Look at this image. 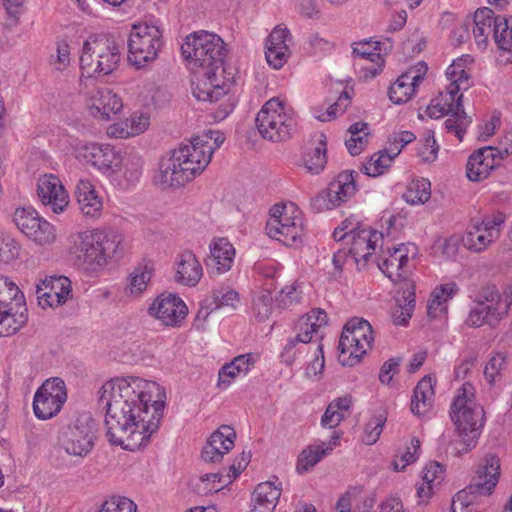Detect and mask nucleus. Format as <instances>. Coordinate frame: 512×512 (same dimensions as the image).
Segmentation results:
<instances>
[{"instance_id":"1","label":"nucleus","mask_w":512,"mask_h":512,"mask_svg":"<svg viewBox=\"0 0 512 512\" xmlns=\"http://www.w3.org/2000/svg\"><path fill=\"white\" fill-rule=\"evenodd\" d=\"M98 394L109 442L129 451L147 445L163 418L165 390L154 381L130 376L107 381Z\"/></svg>"},{"instance_id":"2","label":"nucleus","mask_w":512,"mask_h":512,"mask_svg":"<svg viewBox=\"0 0 512 512\" xmlns=\"http://www.w3.org/2000/svg\"><path fill=\"white\" fill-rule=\"evenodd\" d=\"M181 51L194 74L192 92L195 98L216 102L226 96L230 79L224 75L226 49L223 40L214 33L195 32L186 37Z\"/></svg>"},{"instance_id":"3","label":"nucleus","mask_w":512,"mask_h":512,"mask_svg":"<svg viewBox=\"0 0 512 512\" xmlns=\"http://www.w3.org/2000/svg\"><path fill=\"white\" fill-rule=\"evenodd\" d=\"M207 135L196 136L175 149L169 158L160 163L156 183L163 189L178 188L202 173L210 163L213 147Z\"/></svg>"},{"instance_id":"4","label":"nucleus","mask_w":512,"mask_h":512,"mask_svg":"<svg viewBox=\"0 0 512 512\" xmlns=\"http://www.w3.org/2000/svg\"><path fill=\"white\" fill-rule=\"evenodd\" d=\"M71 253L81 269L96 273L123 254L122 236L112 229H93L72 238Z\"/></svg>"},{"instance_id":"5","label":"nucleus","mask_w":512,"mask_h":512,"mask_svg":"<svg viewBox=\"0 0 512 512\" xmlns=\"http://www.w3.org/2000/svg\"><path fill=\"white\" fill-rule=\"evenodd\" d=\"M450 417L461 438L459 448L452 446V453L459 456L477 445L480 431L478 422L477 390L470 382H465L456 392L450 409Z\"/></svg>"},{"instance_id":"6","label":"nucleus","mask_w":512,"mask_h":512,"mask_svg":"<svg viewBox=\"0 0 512 512\" xmlns=\"http://www.w3.org/2000/svg\"><path fill=\"white\" fill-rule=\"evenodd\" d=\"M260 135L271 142L289 139L296 127L293 109L278 97L266 101L256 116Z\"/></svg>"},{"instance_id":"7","label":"nucleus","mask_w":512,"mask_h":512,"mask_svg":"<svg viewBox=\"0 0 512 512\" xmlns=\"http://www.w3.org/2000/svg\"><path fill=\"white\" fill-rule=\"evenodd\" d=\"M119 61V45L113 38L101 35L84 41L80 68L89 77L111 74L118 67Z\"/></svg>"},{"instance_id":"8","label":"nucleus","mask_w":512,"mask_h":512,"mask_svg":"<svg viewBox=\"0 0 512 512\" xmlns=\"http://www.w3.org/2000/svg\"><path fill=\"white\" fill-rule=\"evenodd\" d=\"M382 239V233L368 227H363L357 233L345 239V244H350V247L349 249L339 248L333 253V268L328 270L330 277L334 280L341 278L343 266L349 258L354 261L358 269L365 267L369 257L375 251L378 241Z\"/></svg>"},{"instance_id":"9","label":"nucleus","mask_w":512,"mask_h":512,"mask_svg":"<svg viewBox=\"0 0 512 512\" xmlns=\"http://www.w3.org/2000/svg\"><path fill=\"white\" fill-rule=\"evenodd\" d=\"M374 341L371 324L363 318L349 320L339 339V362L343 366H354L372 347Z\"/></svg>"},{"instance_id":"10","label":"nucleus","mask_w":512,"mask_h":512,"mask_svg":"<svg viewBox=\"0 0 512 512\" xmlns=\"http://www.w3.org/2000/svg\"><path fill=\"white\" fill-rule=\"evenodd\" d=\"M302 213L294 203L275 204L266 224L267 235L286 246L302 243Z\"/></svg>"},{"instance_id":"11","label":"nucleus","mask_w":512,"mask_h":512,"mask_svg":"<svg viewBox=\"0 0 512 512\" xmlns=\"http://www.w3.org/2000/svg\"><path fill=\"white\" fill-rule=\"evenodd\" d=\"M27 307L19 287L0 275V336L16 333L27 322Z\"/></svg>"},{"instance_id":"12","label":"nucleus","mask_w":512,"mask_h":512,"mask_svg":"<svg viewBox=\"0 0 512 512\" xmlns=\"http://www.w3.org/2000/svg\"><path fill=\"white\" fill-rule=\"evenodd\" d=\"M161 46L162 32L157 25H133L128 40L129 60L132 64L139 68L155 60Z\"/></svg>"},{"instance_id":"13","label":"nucleus","mask_w":512,"mask_h":512,"mask_svg":"<svg viewBox=\"0 0 512 512\" xmlns=\"http://www.w3.org/2000/svg\"><path fill=\"white\" fill-rule=\"evenodd\" d=\"M95 432V423L90 414H80L60 432L59 446L70 456L85 457L94 447Z\"/></svg>"},{"instance_id":"14","label":"nucleus","mask_w":512,"mask_h":512,"mask_svg":"<svg viewBox=\"0 0 512 512\" xmlns=\"http://www.w3.org/2000/svg\"><path fill=\"white\" fill-rule=\"evenodd\" d=\"M67 399L66 386L61 378L46 380L36 391L33 401L35 416L47 420L55 416Z\"/></svg>"},{"instance_id":"15","label":"nucleus","mask_w":512,"mask_h":512,"mask_svg":"<svg viewBox=\"0 0 512 512\" xmlns=\"http://www.w3.org/2000/svg\"><path fill=\"white\" fill-rule=\"evenodd\" d=\"M13 221L23 234L40 245L50 244L55 240L54 227L41 218L33 207L17 208Z\"/></svg>"},{"instance_id":"16","label":"nucleus","mask_w":512,"mask_h":512,"mask_svg":"<svg viewBox=\"0 0 512 512\" xmlns=\"http://www.w3.org/2000/svg\"><path fill=\"white\" fill-rule=\"evenodd\" d=\"M356 191L352 172H342L328 187L312 199V207L318 211L330 210L351 198Z\"/></svg>"},{"instance_id":"17","label":"nucleus","mask_w":512,"mask_h":512,"mask_svg":"<svg viewBox=\"0 0 512 512\" xmlns=\"http://www.w3.org/2000/svg\"><path fill=\"white\" fill-rule=\"evenodd\" d=\"M482 25L492 27L493 39L497 46V62L502 66L512 64V17L498 15L492 17V11L482 8Z\"/></svg>"},{"instance_id":"18","label":"nucleus","mask_w":512,"mask_h":512,"mask_svg":"<svg viewBox=\"0 0 512 512\" xmlns=\"http://www.w3.org/2000/svg\"><path fill=\"white\" fill-rule=\"evenodd\" d=\"M148 314L164 326L179 327L188 314V307L178 295L162 293L153 300Z\"/></svg>"},{"instance_id":"19","label":"nucleus","mask_w":512,"mask_h":512,"mask_svg":"<svg viewBox=\"0 0 512 512\" xmlns=\"http://www.w3.org/2000/svg\"><path fill=\"white\" fill-rule=\"evenodd\" d=\"M75 154L79 160L90 163L104 173L117 171L123 161L120 153L108 144L79 143Z\"/></svg>"},{"instance_id":"20","label":"nucleus","mask_w":512,"mask_h":512,"mask_svg":"<svg viewBox=\"0 0 512 512\" xmlns=\"http://www.w3.org/2000/svg\"><path fill=\"white\" fill-rule=\"evenodd\" d=\"M446 77L449 84L437 97L442 98V103L451 106V113L459 114L463 110L462 94L459 92L466 91L471 86L470 73L465 70L462 59H457L447 68Z\"/></svg>"},{"instance_id":"21","label":"nucleus","mask_w":512,"mask_h":512,"mask_svg":"<svg viewBox=\"0 0 512 512\" xmlns=\"http://www.w3.org/2000/svg\"><path fill=\"white\" fill-rule=\"evenodd\" d=\"M38 303L42 308H56L71 296V281L66 276H50L36 285Z\"/></svg>"},{"instance_id":"22","label":"nucleus","mask_w":512,"mask_h":512,"mask_svg":"<svg viewBox=\"0 0 512 512\" xmlns=\"http://www.w3.org/2000/svg\"><path fill=\"white\" fill-rule=\"evenodd\" d=\"M427 70V64L420 61L402 73L389 87L388 96L390 100L395 104H403L409 101L414 95L416 87L424 79Z\"/></svg>"},{"instance_id":"23","label":"nucleus","mask_w":512,"mask_h":512,"mask_svg":"<svg viewBox=\"0 0 512 512\" xmlns=\"http://www.w3.org/2000/svg\"><path fill=\"white\" fill-rule=\"evenodd\" d=\"M409 249L405 244H400L392 250L388 248L386 257L378 261L379 269L394 283L399 284V290L405 288V282H412L408 279L407 263Z\"/></svg>"},{"instance_id":"24","label":"nucleus","mask_w":512,"mask_h":512,"mask_svg":"<svg viewBox=\"0 0 512 512\" xmlns=\"http://www.w3.org/2000/svg\"><path fill=\"white\" fill-rule=\"evenodd\" d=\"M37 192L41 202L50 206L54 213H61L69 203V195L61 180L53 174L38 179Z\"/></svg>"},{"instance_id":"25","label":"nucleus","mask_w":512,"mask_h":512,"mask_svg":"<svg viewBox=\"0 0 512 512\" xmlns=\"http://www.w3.org/2000/svg\"><path fill=\"white\" fill-rule=\"evenodd\" d=\"M87 108L91 116L99 120H110L123 108L122 99L108 88L93 91L87 100Z\"/></svg>"},{"instance_id":"26","label":"nucleus","mask_w":512,"mask_h":512,"mask_svg":"<svg viewBox=\"0 0 512 512\" xmlns=\"http://www.w3.org/2000/svg\"><path fill=\"white\" fill-rule=\"evenodd\" d=\"M236 433L228 425H223L211 434L207 444L202 450V458L205 462L216 463L221 461L235 444Z\"/></svg>"},{"instance_id":"27","label":"nucleus","mask_w":512,"mask_h":512,"mask_svg":"<svg viewBox=\"0 0 512 512\" xmlns=\"http://www.w3.org/2000/svg\"><path fill=\"white\" fill-rule=\"evenodd\" d=\"M290 38V31L280 26L275 27L268 36L265 57L274 69H280L287 62L290 54L287 42Z\"/></svg>"},{"instance_id":"28","label":"nucleus","mask_w":512,"mask_h":512,"mask_svg":"<svg viewBox=\"0 0 512 512\" xmlns=\"http://www.w3.org/2000/svg\"><path fill=\"white\" fill-rule=\"evenodd\" d=\"M508 312V304L504 303L494 285H486L482 289V325L496 326Z\"/></svg>"},{"instance_id":"29","label":"nucleus","mask_w":512,"mask_h":512,"mask_svg":"<svg viewBox=\"0 0 512 512\" xmlns=\"http://www.w3.org/2000/svg\"><path fill=\"white\" fill-rule=\"evenodd\" d=\"M203 276V269L192 251L186 250L182 252L175 262V276L177 283L194 287Z\"/></svg>"},{"instance_id":"30","label":"nucleus","mask_w":512,"mask_h":512,"mask_svg":"<svg viewBox=\"0 0 512 512\" xmlns=\"http://www.w3.org/2000/svg\"><path fill=\"white\" fill-rule=\"evenodd\" d=\"M75 196L80 211L85 217L98 218L103 209L102 198L97 194L94 185L88 179L78 181Z\"/></svg>"},{"instance_id":"31","label":"nucleus","mask_w":512,"mask_h":512,"mask_svg":"<svg viewBox=\"0 0 512 512\" xmlns=\"http://www.w3.org/2000/svg\"><path fill=\"white\" fill-rule=\"evenodd\" d=\"M340 435L336 432L330 437L328 442L322 441L317 445H309L299 455L296 469L299 473L307 472L313 468L320 460L328 455L338 444Z\"/></svg>"},{"instance_id":"32","label":"nucleus","mask_w":512,"mask_h":512,"mask_svg":"<svg viewBox=\"0 0 512 512\" xmlns=\"http://www.w3.org/2000/svg\"><path fill=\"white\" fill-rule=\"evenodd\" d=\"M210 256L208 265L222 274L229 271L235 257V248L227 238L214 239L209 244Z\"/></svg>"},{"instance_id":"33","label":"nucleus","mask_w":512,"mask_h":512,"mask_svg":"<svg viewBox=\"0 0 512 512\" xmlns=\"http://www.w3.org/2000/svg\"><path fill=\"white\" fill-rule=\"evenodd\" d=\"M459 291L455 282H447L436 286L431 292L427 303V315L430 319L445 316L448 311L447 303Z\"/></svg>"},{"instance_id":"34","label":"nucleus","mask_w":512,"mask_h":512,"mask_svg":"<svg viewBox=\"0 0 512 512\" xmlns=\"http://www.w3.org/2000/svg\"><path fill=\"white\" fill-rule=\"evenodd\" d=\"M397 305L392 312V320L395 325L408 324L415 308V285L413 282H405V288L398 290Z\"/></svg>"},{"instance_id":"35","label":"nucleus","mask_w":512,"mask_h":512,"mask_svg":"<svg viewBox=\"0 0 512 512\" xmlns=\"http://www.w3.org/2000/svg\"><path fill=\"white\" fill-rule=\"evenodd\" d=\"M281 495V488L273 482L258 484L253 493L251 512H273Z\"/></svg>"},{"instance_id":"36","label":"nucleus","mask_w":512,"mask_h":512,"mask_svg":"<svg viewBox=\"0 0 512 512\" xmlns=\"http://www.w3.org/2000/svg\"><path fill=\"white\" fill-rule=\"evenodd\" d=\"M500 477V458L495 454H488L482 460V498L494 496Z\"/></svg>"},{"instance_id":"37","label":"nucleus","mask_w":512,"mask_h":512,"mask_svg":"<svg viewBox=\"0 0 512 512\" xmlns=\"http://www.w3.org/2000/svg\"><path fill=\"white\" fill-rule=\"evenodd\" d=\"M313 144L315 146L311 150L305 152L303 162L307 172L311 174H319L324 170L327 163L326 136L323 133L316 134L314 136Z\"/></svg>"},{"instance_id":"38","label":"nucleus","mask_w":512,"mask_h":512,"mask_svg":"<svg viewBox=\"0 0 512 512\" xmlns=\"http://www.w3.org/2000/svg\"><path fill=\"white\" fill-rule=\"evenodd\" d=\"M434 394L432 378H422L413 392L411 399L412 413L418 416L426 414L432 407Z\"/></svg>"},{"instance_id":"39","label":"nucleus","mask_w":512,"mask_h":512,"mask_svg":"<svg viewBox=\"0 0 512 512\" xmlns=\"http://www.w3.org/2000/svg\"><path fill=\"white\" fill-rule=\"evenodd\" d=\"M480 500V483L475 482L459 491L452 500V512H477Z\"/></svg>"},{"instance_id":"40","label":"nucleus","mask_w":512,"mask_h":512,"mask_svg":"<svg viewBox=\"0 0 512 512\" xmlns=\"http://www.w3.org/2000/svg\"><path fill=\"white\" fill-rule=\"evenodd\" d=\"M348 132L350 138L346 140L345 145L351 155H359L368 143L370 135L368 125L364 122L354 123L349 127Z\"/></svg>"},{"instance_id":"41","label":"nucleus","mask_w":512,"mask_h":512,"mask_svg":"<svg viewBox=\"0 0 512 512\" xmlns=\"http://www.w3.org/2000/svg\"><path fill=\"white\" fill-rule=\"evenodd\" d=\"M505 219L506 216L497 211L482 220V249L499 238Z\"/></svg>"},{"instance_id":"42","label":"nucleus","mask_w":512,"mask_h":512,"mask_svg":"<svg viewBox=\"0 0 512 512\" xmlns=\"http://www.w3.org/2000/svg\"><path fill=\"white\" fill-rule=\"evenodd\" d=\"M297 327L303 330L304 339H312L313 334H318L319 330L327 324V314L321 309H314L310 313L302 316L297 321Z\"/></svg>"},{"instance_id":"43","label":"nucleus","mask_w":512,"mask_h":512,"mask_svg":"<svg viewBox=\"0 0 512 512\" xmlns=\"http://www.w3.org/2000/svg\"><path fill=\"white\" fill-rule=\"evenodd\" d=\"M431 197V183L428 179L413 180L403 194V199L411 205L426 203Z\"/></svg>"},{"instance_id":"44","label":"nucleus","mask_w":512,"mask_h":512,"mask_svg":"<svg viewBox=\"0 0 512 512\" xmlns=\"http://www.w3.org/2000/svg\"><path fill=\"white\" fill-rule=\"evenodd\" d=\"M396 155L389 151V147L373 154L369 161L363 165V171L366 175L377 177L382 175L390 166Z\"/></svg>"},{"instance_id":"45","label":"nucleus","mask_w":512,"mask_h":512,"mask_svg":"<svg viewBox=\"0 0 512 512\" xmlns=\"http://www.w3.org/2000/svg\"><path fill=\"white\" fill-rule=\"evenodd\" d=\"M296 336L287 340L283 351L281 352V358L287 365L292 364L298 354L302 352L305 344L309 343L312 339H304L303 335L305 332L295 325Z\"/></svg>"},{"instance_id":"46","label":"nucleus","mask_w":512,"mask_h":512,"mask_svg":"<svg viewBox=\"0 0 512 512\" xmlns=\"http://www.w3.org/2000/svg\"><path fill=\"white\" fill-rule=\"evenodd\" d=\"M511 151L512 146H510V148L506 147L504 150L493 146H482V175L484 174V170L486 172V177L490 171L499 167L504 157Z\"/></svg>"},{"instance_id":"47","label":"nucleus","mask_w":512,"mask_h":512,"mask_svg":"<svg viewBox=\"0 0 512 512\" xmlns=\"http://www.w3.org/2000/svg\"><path fill=\"white\" fill-rule=\"evenodd\" d=\"M273 309V297L269 290L262 289L253 298L252 310L254 316L260 321L269 318Z\"/></svg>"},{"instance_id":"48","label":"nucleus","mask_w":512,"mask_h":512,"mask_svg":"<svg viewBox=\"0 0 512 512\" xmlns=\"http://www.w3.org/2000/svg\"><path fill=\"white\" fill-rule=\"evenodd\" d=\"M505 365L506 356L504 353H495L489 357L483 373L491 387L501 380V372L505 368Z\"/></svg>"},{"instance_id":"49","label":"nucleus","mask_w":512,"mask_h":512,"mask_svg":"<svg viewBox=\"0 0 512 512\" xmlns=\"http://www.w3.org/2000/svg\"><path fill=\"white\" fill-rule=\"evenodd\" d=\"M153 269L148 265L136 267L130 274L129 290L132 294L139 295L146 290L151 280Z\"/></svg>"},{"instance_id":"50","label":"nucleus","mask_w":512,"mask_h":512,"mask_svg":"<svg viewBox=\"0 0 512 512\" xmlns=\"http://www.w3.org/2000/svg\"><path fill=\"white\" fill-rule=\"evenodd\" d=\"M239 294L230 287H220L212 292V304L214 309L229 307L235 309L239 303Z\"/></svg>"},{"instance_id":"51","label":"nucleus","mask_w":512,"mask_h":512,"mask_svg":"<svg viewBox=\"0 0 512 512\" xmlns=\"http://www.w3.org/2000/svg\"><path fill=\"white\" fill-rule=\"evenodd\" d=\"M470 123V120L466 116L463 110L459 111V114H449V118H447L444 122L445 129L449 133H454L456 137L462 141L463 136L466 132V127Z\"/></svg>"},{"instance_id":"52","label":"nucleus","mask_w":512,"mask_h":512,"mask_svg":"<svg viewBox=\"0 0 512 512\" xmlns=\"http://www.w3.org/2000/svg\"><path fill=\"white\" fill-rule=\"evenodd\" d=\"M98 512H137V505L126 497H113L105 501Z\"/></svg>"},{"instance_id":"53","label":"nucleus","mask_w":512,"mask_h":512,"mask_svg":"<svg viewBox=\"0 0 512 512\" xmlns=\"http://www.w3.org/2000/svg\"><path fill=\"white\" fill-rule=\"evenodd\" d=\"M385 421V417L379 415L372 418L366 424L363 437V441L365 444L372 445L377 442L382 433Z\"/></svg>"},{"instance_id":"54","label":"nucleus","mask_w":512,"mask_h":512,"mask_svg":"<svg viewBox=\"0 0 512 512\" xmlns=\"http://www.w3.org/2000/svg\"><path fill=\"white\" fill-rule=\"evenodd\" d=\"M353 55L355 59L362 61H371L381 58L377 45L371 42L355 43Z\"/></svg>"},{"instance_id":"55","label":"nucleus","mask_w":512,"mask_h":512,"mask_svg":"<svg viewBox=\"0 0 512 512\" xmlns=\"http://www.w3.org/2000/svg\"><path fill=\"white\" fill-rule=\"evenodd\" d=\"M222 475L219 473H207L199 478V483L196 486L197 493L208 494L212 492H218L222 486L218 485L221 483Z\"/></svg>"},{"instance_id":"56","label":"nucleus","mask_w":512,"mask_h":512,"mask_svg":"<svg viewBox=\"0 0 512 512\" xmlns=\"http://www.w3.org/2000/svg\"><path fill=\"white\" fill-rule=\"evenodd\" d=\"M130 136H135L146 131L150 125V117L146 113H134L125 121Z\"/></svg>"},{"instance_id":"57","label":"nucleus","mask_w":512,"mask_h":512,"mask_svg":"<svg viewBox=\"0 0 512 512\" xmlns=\"http://www.w3.org/2000/svg\"><path fill=\"white\" fill-rule=\"evenodd\" d=\"M416 136L410 131H401L394 133L389 137L388 147L390 153L398 156L402 148L413 142Z\"/></svg>"},{"instance_id":"58","label":"nucleus","mask_w":512,"mask_h":512,"mask_svg":"<svg viewBox=\"0 0 512 512\" xmlns=\"http://www.w3.org/2000/svg\"><path fill=\"white\" fill-rule=\"evenodd\" d=\"M444 478V468L438 462H430L423 470L422 481L430 486L439 485Z\"/></svg>"},{"instance_id":"59","label":"nucleus","mask_w":512,"mask_h":512,"mask_svg":"<svg viewBox=\"0 0 512 512\" xmlns=\"http://www.w3.org/2000/svg\"><path fill=\"white\" fill-rule=\"evenodd\" d=\"M124 176L131 182L137 181L141 175L142 159L137 155H128L123 158Z\"/></svg>"},{"instance_id":"60","label":"nucleus","mask_w":512,"mask_h":512,"mask_svg":"<svg viewBox=\"0 0 512 512\" xmlns=\"http://www.w3.org/2000/svg\"><path fill=\"white\" fill-rule=\"evenodd\" d=\"M362 228L354 217H350L342 221L340 226L334 230L333 237L335 241H344Z\"/></svg>"},{"instance_id":"61","label":"nucleus","mask_w":512,"mask_h":512,"mask_svg":"<svg viewBox=\"0 0 512 512\" xmlns=\"http://www.w3.org/2000/svg\"><path fill=\"white\" fill-rule=\"evenodd\" d=\"M420 441L417 438H413L411 440V446L407 448L406 453H404L399 461L395 460L393 462L394 469L396 471H402L404 468L417 459L418 451L420 450Z\"/></svg>"},{"instance_id":"62","label":"nucleus","mask_w":512,"mask_h":512,"mask_svg":"<svg viewBox=\"0 0 512 512\" xmlns=\"http://www.w3.org/2000/svg\"><path fill=\"white\" fill-rule=\"evenodd\" d=\"M299 302V293L294 285L283 288L276 298L278 308L286 309Z\"/></svg>"},{"instance_id":"63","label":"nucleus","mask_w":512,"mask_h":512,"mask_svg":"<svg viewBox=\"0 0 512 512\" xmlns=\"http://www.w3.org/2000/svg\"><path fill=\"white\" fill-rule=\"evenodd\" d=\"M463 246L471 251L478 252L480 243V224L474 223L468 227L467 231L462 237Z\"/></svg>"},{"instance_id":"64","label":"nucleus","mask_w":512,"mask_h":512,"mask_svg":"<svg viewBox=\"0 0 512 512\" xmlns=\"http://www.w3.org/2000/svg\"><path fill=\"white\" fill-rule=\"evenodd\" d=\"M55 60L52 61L54 68L58 71L65 70L70 64V47L66 42L57 44Z\"/></svg>"}]
</instances>
